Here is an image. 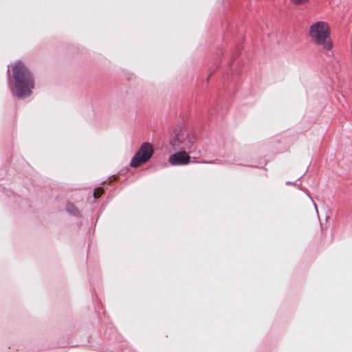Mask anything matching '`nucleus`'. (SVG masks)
Returning a JSON list of instances; mask_svg holds the SVG:
<instances>
[{
  "label": "nucleus",
  "mask_w": 352,
  "mask_h": 352,
  "mask_svg": "<svg viewBox=\"0 0 352 352\" xmlns=\"http://www.w3.org/2000/svg\"><path fill=\"white\" fill-rule=\"evenodd\" d=\"M12 72L15 95L19 98L30 96L34 87V81L30 70L23 63L17 62L13 65Z\"/></svg>",
  "instance_id": "f257e3e1"
},
{
  "label": "nucleus",
  "mask_w": 352,
  "mask_h": 352,
  "mask_svg": "<svg viewBox=\"0 0 352 352\" xmlns=\"http://www.w3.org/2000/svg\"><path fill=\"white\" fill-rule=\"evenodd\" d=\"M309 35L311 42L320 46L326 51H331L333 42L331 38L330 28L325 21H317L309 26Z\"/></svg>",
  "instance_id": "f03ea898"
},
{
  "label": "nucleus",
  "mask_w": 352,
  "mask_h": 352,
  "mask_svg": "<svg viewBox=\"0 0 352 352\" xmlns=\"http://www.w3.org/2000/svg\"><path fill=\"white\" fill-rule=\"evenodd\" d=\"M153 153V147L150 143H143L133 157L130 166L136 168L146 163L151 159Z\"/></svg>",
  "instance_id": "7ed1b4c3"
},
{
  "label": "nucleus",
  "mask_w": 352,
  "mask_h": 352,
  "mask_svg": "<svg viewBox=\"0 0 352 352\" xmlns=\"http://www.w3.org/2000/svg\"><path fill=\"white\" fill-rule=\"evenodd\" d=\"M190 157L186 151H179L170 155L168 162L173 166L186 165L190 162Z\"/></svg>",
  "instance_id": "20e7f679"
},
{
  "label": "nucleus",
  "mask_w": 352,
  "mask_h": 352,
  "mask_svg": "<svg viewBox=\"0 0 352 352\" xmlns=\"http://www.w3.org/2000/svg\"><path fill=\"white\" fill-rule=\"evenodd\" d=\"M104 192V190L102 188H97L95 189L94 192V197L96 199L99 198Z\"/></svg>",
  "instance_id": "39448f33"
},
{
  "label": "nucleus",
  "mask_w": 352,
  "mask_h": 352,
  "mask_svg": "<svg viewBox=\"0 0 352 352\" xmlns=\"http://www.w3.org/2000/svg\"><path fill=\"white\" fill-rule=\"evenodd\" d=\"M307 0H292V1L294 3V4H301V3H305V1H307Z\"/></svg>",
  "instance_id": "423d86ee"
},
{
  "label": "nucleus",
  "mask_w": 352,
  "mask_h": 352,
  "mask_svg": "<svg viewBox=\"0 0 352 352\" xmlns=\"http://www.w3.org/2000/svg\"><path fill=\"white\" fill-rule=\"evenodd\" d=\"M175 139H176V140H177V141H179V142H182V140H181V139H180V138H179V135H176Z\"/></svg>",
  "instance_id": "0eeeda50"
}]
</instances>
